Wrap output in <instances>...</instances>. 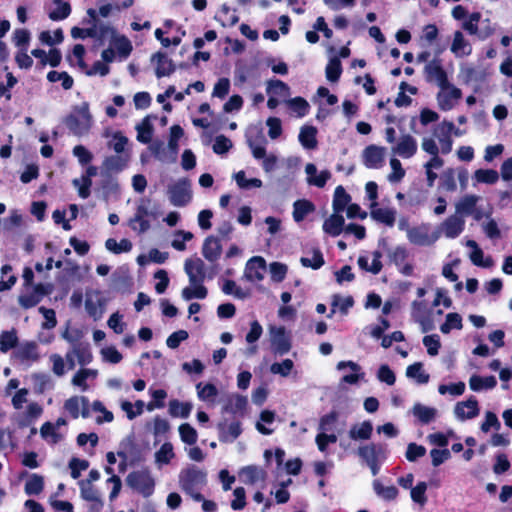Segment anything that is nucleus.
I'll use <instances>...</instances> for the list:
<instances>
[{
	"label": "nucleus",
	"mask_w": 512,
	"mask_h": 512,
	"mask_svg": "<svg viewBox=\"0 0 512 512\" xmlns=\"http://www.w3.org/2000/svg\"><path fill=\"white\" fill-rule=\"evenodd\" d=\"M179 487L195 501L203 500L199 492L207 484V472L195 465L183 468L178 476Z\"/></svg>",
	"instance_id": "f257e3e1"
},
{
	"label": "nucleus",
	"mask_w": 512,
	"mask_h": 512,
	"mask_svg": "<svg viewBox=\"0 0 512 512\" xmlns=\"http://www.w3.org/2000/svg\"><path fill=\"white\" fill-rule=\"evenodd\" d=\"M93 122V116L87 102L75 106L64 120L69 131L78 137L87 135L93 126Z\"/></svg>",
	"instance_id": "f03ea898"
},
{
	"label": "nucleus",
	"mask_w": 512,
	"mask_h": 512,
	"mask_svg": "<svg viewBox=\"0 0 512 512\" xmlns=\"http://www.w3.org/2000/svg\"><path fill=\"white\" fill-rule=\"evenodd\" d=\"M421 148L424 152L431 155V158L424 164V169L427 186L433 187L436 179L438 178V175L434 172V170L442 168L444 165V160L439 157V149L433 138L423 137L421 140Z\"/></svg>",
	"instance_id": "7ed1b4c3"
},
{
	"label": "nucleus",
	"mask_w": 512,
	"mask_h": 512,
	"mask_svg": "<svg viewBox=\"0 0 512 512\" xmlns=\"http://www.w3.org/2000/svg\"><path fill=\"white\" fill-rule=\"evenodd\" d=\"M356 454L370 469L373 476H376L380 471V466L386 459V451L381 444L367 443L360 445Z\"/></svg>",
	"instance_id": "20e7f679"
},
{
	"label": "nucleus",
	"mask_w": 512,
	"mask_h": 512,
	"mask_svg": "<svg viewBox=\"0 0 512 512\" xmlns=\"http://www.w3.org/2000/svg\"><path fill=\"white\" fill-rule=\"evenodd\" d=\"M266 139L263 135L258 138H247V144L251 150L253 157L262 160V168L265 173H271L278 167V157L274 153L267 154Z\"/></svg>",
	"instance_id": "39448f33"
},
{
	"label": "nucleus",
	"mask_w": 512,
	"mask_h": 512,
	"mask_svg": "<svg viewBox=\"0 0 512 512\" xmlns=\"http://www.w3.org/2000/svg\"><path fill=\"white\" fill-rule=\"evenodd\" d=\"M454 130V123L448 120H443L433 127L432 136L437 143L439 153L444 155L449 154L453 147L452 133Z\"/></svg>",
	"instance_id": "423d86ee"
},
{
	"label": "nucleus",
	"mask_w": 512,
	"mask_h": 512,
	"mask_svg": "<svg viewBox=\"0 0 512 512\" xmlns=\"http://www.w3.org/2000/svg\"><path fill=\"white\" fill-rule=\"evenodd\" d=\"M127 485L144 497H149L154 492L155 481L148 470H140L129 473L126 478Z\"/></svg>",
	"instance_id": "0eeeda50"
},
{
	"label": "nucleus",
	"mask_w": 512,
	"mask_h": 512,
	"mask_svg": "<svg viewBox=\"0 0 512 512\" xmlns=\"http://www.w3.org/2000/svg\"><path fill=\"white\" fill-rule=\"evenodd\" d=\"M268 331L271 351L279 356L287 354L291 350L292 344L285 327L270 326Z\"/></svg>",
	"instance_id": "6e6552de"
},
{
	"label": "nucleus",
	"mask_w": 512,
	"mask_h": 512,
	"mask_svg": "<svg viewBox=\"0 0 512 512\" xmlns=\"http://www.w3.org/2000/svg\"><path fill=\"white\" fill-rule=\"evenodd\" d=\"M465 228L464 217L458 214H452L447 217L434 231L437 240L444 236L448 239H455L461 235Z\"/></svg>",
	"instance_id": "1a4fd4ad"
},
{
	"label": "nucleus",
	"mask_w": 512,
	"mask_h": 512,
	"mask_svg": "<svg viewBox=\"0 0 512 512\" xmlns=\"http://www.w3.org/2000/svg\"><path fill=\"white\" fill-rule=\"evenodd\" d=\"M440 90L437 93L436 99L438 106L443 111H448L454 108L457 102L462 97V92L455 85L447 81L442 86H439Z\"/></svg>",
	"instance_id": "9d476101"
},
{
	"label": "nucleus",
	"mask_w": 512,
	"mask_h": 512,
	"mask_svg": "<svg viewBox=\"0 0 512 512\" xmlns=\"http://www.w3.org/2000/svg\"><path fill=\"white\" fill-rule=\"evenodd\" d=\"M168 196L172 205L182 207L187 205L192 198L190 184L187 180L181 179L168 188Z\"/></svg>",
	"instance_id": "9b49d317"
},
{
	"label": "nucleus",
	"mask_w": 512,
	"mask_h": 512,
	"mask_svg": "<svg viewBox=\"0 0 512 512\" xmlns=\"http://www.w3.org/2000/svg\"><path fill=\"white\" fill-rule=\"evenodd\" d=\"M418 144L416 139L408 133L401 134L397 142L392 145L391 152L393 156H399L403 159H410L416 155Z\"/></svg>",
	"instance_id": "f8f14e48"
},
{
	"label": "nucleus",
	"mask_w": 512,
	"mask_h": 512,
	"mask_svg": "<svg viewBox=\"0 0 512 512\" xmlns=\"http://www.w3.org/2000/svg\"><path fill=\"white\" fill-rule=\"evenodd\" d=\"M424 75L427 82L434 83L438 87L449 81L442 62L438 57L433 58L425 64Z\"/></svg>",
	"instance_id": "ddd939ff"
},
{
	"label": "nucleus",
	"mask_w": 512,
	"mask_h": 512,
	"mask_svg": "<svg viewBox=\"0 0 512 512\" xmlns=\"http://www.w3.org/2000/svg\"><path fill=\"white\" fill-rule=\"evenodd\" d=\"M386 148L378 145H369L362 152V161L369 169H379L383 166Z\"/></svg>",
	"instance_id": "4468645a"
},
{
	"label": "nucleus",
	"mask_w": 512,
	"mask_h": 512,
	"mask_svg": "<svg viewBox=\"0 0 512 512\" xmlns=\"http://www.w3.org/2000/svg\"><path fill=\"white\" fill-rule=\"evenodd\" d=\"M266 270V262L260 256L250 258L245 267L244 278L250 282H259L263 280Z\"/></svg>",
	"instance_id": "2eb2a0df"
},
{
	"label": "nucleus",
	"mask_w": 512,
	"mask_h": 512,
	"mask_svg": "<svg viewBox=\"0 0 512 512\" xmlns=\"http://www.w3.org/2000/svg\"><path fill=\"white\" fill-rule=\"evenodd\" d=\"M184 271L189 278L190 284H203L205 279V264L200 258L186 259Z\"/></svg>",
	"instance_id": "dca6fc26"
},
{
	"label": "nucleus",
	"mask_w": 512,
	"mask_h": 512,
	"mask_svg": "<svg viewBox=\"0 0 512 512\" xmlns=\"http://www.w3.org/2000/svg\"><path fill=\"white\" fill-rule=\"evenodd\" d=\"M407 239L411 244L418 246H429L437 241V236L433 232L432 235H429L428 226L422 224L420 226L412 227L411 230H408Z\"/></svg>",
	"instance_id": "f3484780"
},
{
	"label": "nucleus",
	"mask_w": 512,
	"mask_h": 512,
	"mask_svg": "<svg viewBox=\"0 0 512 512\" xmlns=\"http://www.w3.org/2000/svg\"><path fill=\"white\" fill-rule=\"evenodd\" d=\"M453 413L460 421L475 418L479 414L478 402L474 397L458 402L454 406Z\"/></svg>",
	"instance_id": "a211bd4d"
},
{
	"label": "nucleus",
	"mask_w": 512,
	"mask_h": 512,
	"mask_svg": "<svg viewBox=\"0 0 512 512\" xmlns=\"http://www.w3.org/2000/svg\"><path fill=\"white\" fill-rule=\"evenodd\" d=\"M64 409L74 418L88 416V400L83 396H72L64 403Z\"/></svg>",
	"instance_id": "6ab92c4d"
},
{
	"label": "nucleus",
	"mask_w": 512,
	"mask_h": 512,
	"mask_svg": "<svg viewBox=\"0 0 512 512\" xmlns=\"http://www.w3.org/2000/svg\"><path fill=\"white\" fill-rule=\"evenodd\" d=\"M305 173L307 175V183L318 188H323L331 178V172L329 170H322L318 172L316 165L313 163L306 164Z\"/></svg>",
	"instance_id": "aec40b11"
},
{
	"label": "nucleus",
	"mask_w": 512,
	"mask_h": 512,
	"mask_svg": "<svg viewBox=\"0 0 512 512\" xmlns=\"http://www.w3.org/2000/svg\"><path fill=\"white\" fill-rule=\"evenodd\" d=\"M372 433V422L365 420L359 423L352 424L348 431V437L352 441H367L371 438Z\"/></svg>",
	"instance_id": "412c9836"
},
{
	"label": "nucleus",
	"mask_w": 512,
	"mask_h": 512,
	"mask_svg": "<svg viewBox=\"0 0 512 512\" xmlns=\"http://www.w3.org/2000/svg\"><path fill=\"white\" fill-rule=\"evenodd\" d=\"M222 254V245L218 238L208 236L202 245V255L209 262L217 261Z\"/></svg>",
	"instance_id": "4be33fe9"
},
{
	"label": "nucleus",
	"mask_w": 512,
	"mask_h": 512,
	"mask_svg": "<svg viewBox=\"0 0 512 512\" xmlns=\"http://www.w3.org/2000/svg\"><path fill=\"white\" fill-rule=\"evenodd\" d=\"M451 52L457 58L467 57L472 53V46L468 40L465 39L461 31H455L453 40L450 47Z\"/></svg>",
	"instance_id": "5701e85b"
},
{
	"label": "nucleus",
	"mask_w": 512,
	"mask_h": 512,
	"mask_svg": "<svg viewBox=\"0 0 512 512\" xmlns=\"http://www.w3.org/2000/svg\"><path fill=\"white\" fill-rule=\"evenodd\" d=\"M43 413V408L37 402L28 403L26 410L18 415V425L27 427L38 419Z\"/></svg>",
	"instance_id": "b1692460"
},
{
	"label": "nucleus",
	"mask_w": 512,
	"mask_h": 512,
	"mask_svg": "<svg viewBox=\"0 0 512 512\" xmlns=\"http://www.w3.org/2000/svg\"><path fill=\"white\" fill-rule=\"evenodd\" d=\"M344 217L339 212H334L323 223V231L333 237L341 234L344 229Z\"/></svg>",
	"instance_id": "393cba45"
},
{
	"label": "nucleus",
	"mask_w": 512,
	"mask_h": 512,
	"mask_svg": "<svg viewBox=\"0 0 512 512\" xmlns=\"http://www.w3.org/2000/svg\"><path fill=\"white\" fill-rule=\"evenodd\" d=\"M381 257L382 255L379 251H374L372 252L371 263L369 262L368 256H360L357 260V263L362 270L376 275L382 269Z\"/></svg>",
	"instance_id": "a878e982"
},
{
	"label": "nucleus",
	"mask_w": 512,
	"mask_h": 512,
	"mask_svg": "<svg viewBox=\"0 0 512 512\" xmlns=\"http://www.w3.org/2000/svg\"><path fill=\"white\" fill-rule=\"evenodd\" d=\"M239 476L245 484L253 485L257 482L264 481L266 473L257 466H246L240 470Z\"/></svg>",
	"instance_id": "bb28decb"
},
{
	"label": "nucleus",
	"mask_w": 512,
	"mask_h": 512,
	"mask_svg": "<svg viewBox=\"0 0 512 512\" xmlns=\"http://www.w3.org/2000/svg\"><path fill=\"white\" fill-rule=\"evenodd\" d=\"M372 488L375 494L382 500L393 501L397 498L399 491L394 485L384 486L379 479L372 482Z\"/></svg>",
	"instance_id": "cd10ccee"
},
{
	"label": "nucleus",
	"mask_w": 512,
	"mask_h": 512,
	"mask_svg": "<svg viewBox=\"0 0 512 512\" xmlns=\"http://www.w3.org/2000/svg\"><path fill=\"white\" fill-rule=\"evenodd\" d=\"M412 414L422 424H428L436 418L438 411L434 407H429V406H425L421 403H416V404H414V406L412 408Z\"/></svg>",
	"instance_id": "c85d7f7f"
},
{
	"label": "nucleus",
	"mask_w": 512,
	"mask_h": 512,
	"mask_svg": "<svg viewBox=\"0 0 512 512\" xmlns=\"http://www.w3.org/2000/svg\"><path fill=\"white\" fill-rule=\"evenodd\" d=\"M497 384L494 376L481 377L479 375H472L469 379V387L472 391L479 392L482 390L493 389Z\"/></svg>",
	"instance_id": "c756f323"
},
{
	"label": "nucleus",
	"mask_w": 512,
	"mask_h": 512,
	"mask_svg": "<svg viewBox=\"0 0 512 512\" xmlns=\"http://www.w3.org/2000/svg\"><path fill=\"white\" fill-rule=\"evenodd\" d=\"M193 406L189 402H180L177 399L169 401L168 412L174 418H188Z\"/></svg>",
	"instance_id": "7c9ffc66"
},
{
	"label": "nucleus",
	"mask_w": 512,
	"mask_h": 512,
	"mask_svg": "<svg viewBox=\"0 0 512 512\" xmlns=\"http://www.w3.org/2000/svg\"><path fill=\"white\" fill-rule=\"evenodd\" d=\"M128 160V155L117 154L109 156L104 159L103 168L107 172H120L127 166Z\"/></svg>",
	"instance_id": "2f4dec72"
},
{
	"label": "nucleus",
	"mask_w": 512,
	"mask_h": 512,
	"mask_svg": "<svg viewBox=\"0 0 512 512\" xmlns=\"http://www.w3.org/2000/svg\"><path fill=\"white\" fill-rule=\"evenodd\" d=\"M478 201L479 197L476 195L464 196L456 203L455 214H458L462 217H464V215L472 214Z\"/></svg>",
	"instance_id": "473e14b6"
},
{
	"label": "nucleus",
	"mask_w": 512,
	"mask_h": 512,
	"mask_svg": "<svg viewBox=\"0 0 512 512\" xmlns=\"http://www.w3.org/2000/svg\"><path fill=\"white\" fill-rule=\"evenodd\" d=\"M466 246L472 249L470 254V260L476 266L488 268L493 265V261L491 258H487L483 260V251L479 248L478 244L474 240H468L466 242Z\"/></svg>",
	"instance_id": "72a5a7b5"
},
{
	"label": "nucleus",
	"mask_w": 512,
	"mask_h": 512,
	"mask_svg": "<svg viewBox=\"0 0 512 512\" xmlns=\"http://www.w3.org/2000/svg\"><path fill=\"white\" fill-rule=\"evenodd\" d=\"M315 210V206L309 200H297L293 204V219L301 222L308 214Z\"/></svg>",
	"instance_id": "f704fd0d"
},
{
	"label": "nucleus",
	"mask_w": 512,
	"mask_h": 512,
	"mask_svg": "<svg viewBox=\"0 0 512 512\" xmlns=\"http://www.w3.org/2000/svg\"><path fill=\"white\" fill-rule=\"evenodd\" d=\"M155 463L158 467H162L163 465H167L170 461L175 457L173 445L170 442H165L162 446L155 452Z\"/></svg>",
	"instance_id": "c9c22d12"
},
{
	"label": "nucleus",
	"mask_w": 512,
	"mask_h": 512,
	"mask_svg": "<svg viewBox=\"0 0 512 512\" xmlns=\"http://www.w3.org/2000/svg\"><path fill=\"white\" fill-rule=\"evenodd\" d=\"M157 60L156 76L158 78L168 76L174 71L172 61L162 53H156L153 56V60Z\"/></svg>",
	"instance_id": "e433bc0d"
},
{
	"label": "nucleus",
	"mask_w": 512,
	"mask_h": 512,
	"mask_svg": "<svg viewBox=\"0 0 512 512\" xmlns=\"http://www.w3.org/2000/svg\"><path fill=\"white\" fill-rule=\"evenodd\" d=\"M406 376L415 380L418 384H426L430 378L429 374L423 370V364L421 362L409 365L406 369Z\"/></svg>",
	"instance_id": "4c0bfd02"
},
{
	"label": "nucleus",
	"mask_w": 512,
	"mask_h": 512,
	"mask_svg": "<svg viewBox=\"0 0 512 512\" xmlns=\"http://www.w3.org/2000/svg\"><path fill=\"white\" fill-rule=\"evenodd\" d=\"M135 129L137 131V140L139 142L147 144L151 141L153 126L149 116L145 117L139 124H137Z\"/></svg>",
	"instance_id": "58836bf2"
},
{
	"label": "nucleus",
	"mask_w": 512,
	"mask_h": 512,
	"mask_svg": "<svg viewBox=\"0 0 512 512\" xmlns=\"http://www.w3.org/2000/svg\"><path fill=\"white\" fill-rule=\"evenodd\" d=\"M317 130L313 126H304L299 133V141L306 149H314L317 145L316 141Z\"/></svg>",
	"instance_id": "ea45409f"
},
{
	"label": "nucleus",
	"mask_w": 512,
	"mask_h": 512,
	"mask_svg": "<svg viewBox=\"0 0 512 512\" xmlns=\"http://www.w3.org/2000/svg\"><path fill=\"white\" fill-rule=\"evenodd\" d=\"M197 396L200 400L208 403H214L218 395V390L215 385L211 383L196 385Z\"/></svg>",
	"instance_id": "a19ab883"
},
{
	"label": "nucleus",
	"mask_w": 512,
	"mask_h": 512,
	"mask_svg": "<svg viewBox=\"0 0 512 512\" xmlns=\"http://www.w3.org/2000/svg\"><path fill=\"white\" fill-rule=\"evenodd\" d=\"M207 288L203 284H190L181 291V296L184 300L191 299H204L207 296Z\"/></svg>",
	"instance_id": "79ce46f5"
},
{
	"label": "nucleus",
	"mask_w": 512,
	"mask_h": 512,
	"mask_svg": "<svg viewBox=\"0 0 512 512\" xmlns=\"http://www.w3.org/2000/svg\"><path fill=\"white\" fill-rule=\"evenodd\" d=\"M150 150L154 157L164 163H173L177 158H171L172 152L168 150V145L165 146L163 142H154L150 146Z\"/></svg>",
	"instance_id": "37998d69"
},
{
	"label": "nucleus",
	"mask_w": 512,
	"mask_h": 512,
	"mask_svg": "<svg viewBox=\"0 0 512 512\" xmlns=\"http://www.w3.org/2000/svg\"><path fill=\"white\" fill-rule=\"evenodd\" d=\"M371 217L378 222L392 227L395 222L396 212L393 209L376 208L371 211Z\"/></svg>",
	"instance_id": "c03bdc74"
},
{
	"label": "nucleus",
	"mask_w": 512,
	"mask_h": 512,
	"mask_svg": "<svg viewBox=\"0 0 512 512\" xmlns=\"http://www.w3.org/2000/svg\"><path fill=\"white\" fill-rule=\"evenodd\" d=\"M350 201V196L342 186H337L334 191L333 211L342 213Z\"/></svg>",
	"instance_id": "a18cd8bd"
},
{
	"label": "nucleus",
	"mask_w": 512,
	"mask_h": 512,
	"mask_svg": "<svg viewBox=\"0 0 512 512\" xmlns=\"http://www.w3.org/2000/svg\"><path fill=\"white\" fill-rule=\"evenodd\" d=\"M346 367L350 368L353 373L343 376L341 381L348 384L357 383L360 379V375L357 373L360 370L359 365L353 361H340L337 364L338 370H343Z\"/></svg>",
	"instance_id": "49530a36"
},
{
	"label": "nucleus",
	"mask_w": 512,
	"mask_h": 512,
	"mask_svg": "<svg viewBox=\"0 0 512 512\" xmlns=\"http://www.w3.org/2000/svg\"><path fill=\"white\" fill-rule=\"evenodd\" d=\"M145 403L142 400H137L134 404L124 400L121 402L120 407L126 413L129 420H133L143 413Z\"/></svg>",
	"instance_id": "de8ad7c7"
},
{
	"label": "nucleus",
	"mask_w": 512,
	"mask_h": 512,
	"mask_svg": "<svg viewBox=\"0 0 512 512\" xmlns=\"http://www.w3.org/2000/svg\"><path fill=\"white\" fill-rule=\"evenodd\" d=\"M44 479L38 474H32L25 483L24 491L27 495H38L43 491Z\"/></svg>",
	"instance_id": "09e8293b"
},
{
	"label": "nucleus",
	"mask_w": 512,
	"mask_h": 512,
	"mask_svg": "<svg viewBox=\"0 0 512 512\" xmlns=\"http://www.w3.org/2000/svg\"><path fill=\"white\" fill-rule=\"evenodd\" d=\"M128 144V138L122 132L116 131L112 134L111 140L108 142V147L116 154H125V148Z\"/></svg>",
	"instance_id": "8fccbe9b"
},
{
	"label": "nucleus",
	"mask_w": 512,
	"mask_h": 512,
	"mask_svg": "<svg viewBox=\"0 0 512 512\" xmlns=\"http://www.w3.org/2000/svg\"><path fill=\"white\" fill-rule=\"evenodd\" d=\"M233 178L241 189L260 188L263 185L262 180L258 178L247 179L244 171H238Z\"/></svg>",
	"instance_id": "3c124183"
},
{
	"label": "nucleus",
	"mask_w": 512,
	"mask_h": 512,
	"mask_svg": "<svg viewBox=\"0 0 512 512\" xmlns=\"http://www.w3.org/2000/svg\"><path fill=\"white\" fill-rule=\"evenodd\" d=\"M462 317L458 313H448L445 322L440 326L443 334H448L452 329H462Z\"/></svg>",
	"instance_id": "603ef678"
},
{
	"label": "nucleus",
	"mask_w": 512,
	"mask_h": 512,
	"mask_svg": "<svg viewBox=\"0 0 512 512\" xmlns=\"http://www.w3.org/2000/svg\"><path fill=\"white\" fill-rule=\"evenodd\" d=\"M105 247L114 254H120L129 252L132 249V243L128 239H122L120 242H117L115 239L109 238L105 241Z\"/></svg>",
	"instance_id": "864d4df0"
},
{
	"label": "nucleus",
	"mask_w": 512,
	"mask_h": 512,
	"mask_svg": "<svg viewBox=\"0 0 512 512\" xmlns=\"http://www.w3.org/2000/svg\"><path fill=\"white\" fill-rule=\"evenodd\" d=\"M41 437L51 444H56L61 440V435L57 432L55 425L51 422H45L40 428Z\"/></svg>",
	"instance_id": "5fc2aeb1"
},
{
	"label": "nucleus",
	"mask_w": 512,
	"mask_h": 512,
	"mask_svg": "<svg viewBox=\"0 0 512 512\" xmlns=\"http://www.w3.org/2000/svg\"><path fill=\"white\" fill-rule=\"evenodd\" d=\"M390 167H391V173L388 174L387 179L390 183H398L400 182L404 176H405V170L402 167V164L398 158L393 156L390 159Z\"/></svg>",
	"instance_id": "6e6d98bb"
},
{
	"label": "nucleus",
	"mask_w": 512,
	"mask_h": 512,
	"mask_svg": "<svg viewBox=\"0 0 512 512\" xmlns=\"http://www.w3.org/2000/svg\"><path fill=\"white\" fill-rule=\"evenodd\" d=\"M56 8L49 13V18L54 21L63 20L67 18L71 12L69 3L62 0H54Z\"/></svg>",
	"instance_id": "4d7b16f0"
},
{
	"label": "nucleus",
	"mask_w": 512,
	"mask_h": 512,
	"mask_svg": "<svg viewBox=\"0 0 512 512\" xmlns=\"http://www.w3.org/2000/svg\"><path fill=\"white\" fill-rule=\"evenodd\" d=\"M183 129L179 125H173L170 128V137L168 141V150L172 152L171 158H177L178 141L183 136Z\"/></svg>",
	"instance_id": "13d9d810"
},
{
	"label": "nucleus",
	"mask_w": 512,
	"mask_h": 512,
	"mask_svg": "<svg viewBox=\"0 0 512 512\" xmlns=\"http://www.w3.org/2000/svg\"><path fill=\"white\" fill-rule=\"evenodd\" d=\"M427 483L424 481L418 482L416 486L411 488L410 497L413 502L419 504L420 506H424L427 502L426 491H427Z\"/></svg>",
	"instance_id": "bf43d9fd"
},
{
	"label": "nucleus",
	"mask_w": 512,
	"mask_h": 512,
	"mask_svg": "<svg viewBox=\"0 0 512 512\" xmlns=\"http://www.w3.org/2000/svg\"><path fill=\"white\" fill-rule=\"evenodd\" d=\"M286 104L297 117L305 116L309 109L308 102L302 97H295L293 99H290L286 101Z\"/></svg>",
	"instance_id": "052dcab7"
},
{
	"label": "nucleus",
	"mask_w": 512,
	"mask_h": 512,
	"mask_svg": "<svg viewBox=\"0 0 512 512\" xmlns=\"http://www.w3.org/2000/svg\"><path fill=\"white\" fill-rule=\"evenodd\" d=\"M342 72L341 62L337 57L329 60L326 66V78L330 82H337Z\"/></svg>",
	"instance_id": "680f3d73"
},
{
	"label": "nucleus",
	"mask_w": 512,
	"mask_h": 512,
	"mask_svg": "<svg viewBox=\"0 0 512 512\" xmlns=\"http://www.w3.org/2000/svg\"><path fill=\"white\" fill-rule=\"evenodd\" d=\"M181 440L188 444L194 445L197 442V431L188 423H183L178 428Z\"/></svg>",
	"instance_id": "e2e57ef3"
},
{
	"label": "nucleus",
	"mask_w": 512,
	"mask_h": 512,
	"mask_svg": "<svg viewBox=\"0 0 512 512\" xmlns=\"http://www.w3.org/2000/svg\"><path fill=\"white\" fill-rule=\"evenodd\" d=\"M247 398L239 394H233L229 396L226 404V410L232 413H238L243 411L247 406Z\"/></svg>",
	"instance_id": "0e129e2a"
},
{
	"label": "nucleus",
	"mask_w": 512,
	"mask_h": 512,
	"mask_svg": "<svg viewBox=\"0 0 512 512\" xmlns=\"http://www.w3.org/2000/svg\"><path fill=\"white\" fill-rule=\"evenodd\" d=\"M294 368V362L291 359H284L282 362H275L270 366V372L282 377H288Z\"/></svg>",
	"instance_id": "69168bd1"
},
{
	"label": "nucleus",
	"mask_w": 512,
	"mask_h": 512,
	"mask_svg": "<svg viewBox=\"0 0 512 512\" xmlns=\"http://www.w3.org/2000/svg\"><path fill=\"white\" fill-rule=\"evenodd\" d=\"M240 422H232L226 428H222L220 440L224 442H232L241 434Z\"/></svg>",
	"instance_id": "338daca9"
},
{
	"label": "nucleus",
	"mask_w": 512,
	"mask_h": 512,
	"mask_svg": "<svg viewBox=\"0 0 512 512\" xmlns=\"http://www.w3.org/2000/svg\"><path fill=\"white\" fill-rule=\"evenodd\" d=\"M114 46L117 50V53L120 57L123 59H126L131 51H132V44L131 42L125 37V36H114Z\"/></svg>",
	"instance_id": "774afa93"
}]
</instances>
